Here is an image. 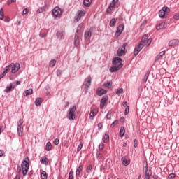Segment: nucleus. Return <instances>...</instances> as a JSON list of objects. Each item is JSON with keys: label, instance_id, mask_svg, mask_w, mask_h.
<instances>
[{"label": "nucleus", "instance_id": "nucleus-46", "mask_svg": "<svg viewBox=\"0 0 179 179\" xmlns=\"http://www.w3.org/2000/svg\"><path fill=\"white\" fill-rule=\"evenodd\" d=\"M111 114H112V111L109 110L106 115L107 120H111Z\"/></svg>", "mask_w": 179, "mask_h": 179}, {"label": "nucleus", "instance_id": "nucleus-34", "mask_svg": "<svg viewBox=\"0 0 179 179\" xmlns=\"http://www.w3.org/2000/svg\"><path fill=\"white\" fill-rule=\"evenodd\" d=\"M152 176V173L150 171L145 173V178L144 179H150V177Z\"/></svg>", "mask_w": 179, "mask_h": 179}, {"label": "nucleus", "instance_id": "nucleus-54", "mask_svg": "<svg viewBox=\"0 0 179 179\" xmlns=\"http://www.w3.org/2000/svg\"><path fill=\"white\" fill-rule=\"evenodd\" d=\"M176 173H171L169 175L168 178H175Z\"/></svg>", "mask_w": 179, "mask_h": 179}, {"label": "nucleus", "instance_id": "nucleus-2", "mask_svg": "<svg viewBox=\"0 0 179 179\" xmlns=\"http://www.w3.org/2000/svg\"><path fill=\"white\" fill-rule=\"evenodd\" d=\"M75 111H76V106H73V107L69 109L67 112V115L69 121H73L76 118Z\"/></svg>", "mask_w": 179, "mask_h": 179}, {"label": "nucleus", "instance_id": "nucleus-11", "mask_svg": "<svg viewBox=\"0 0 179 179\" xmlns=\"http://www.w3.org/2000/svg\"><path fill=\"white\" fill-rule=\"evenodd\" d=\"M15 83H11L9 86L6 87L5 92L6 93H9L10 92H13L15 90Z\"/></svg>", "mask_w": 179, "mask_h": 179}, {"label": "nucleus", "instance_id": "nucleus-38", "mask_svg": "<svg viewBox=\"0 0 179 179\" xmlns=\"http://www.w3.org/2000/svg\"><path fill=\"white\" fill-rule=\"evenodd\" d=\"M51 148H52V145H51V142H48L46 144V150L48 151L51 150Z\"/></svg>", "mask_w": 179, "mask_h": 179}, {"label": "nucleus", "instance_id": "nucleus-25", "mask_svg": "<svg viewBox=\"0 0 179 179\" xmlns=\"http://www.w3.org/2000/svg\"><path fill=\"white\" fill-rule=\"evenodd\" d=\"M148 38H149L148 35L143 36L141 41L140 43H141V44H143V45H145V44H146V42L148 41Z\"/></svg>", "mask_w": 179, "mask_h": 179}, {"label": "nucleus", "instance_id": "nucleus-16", "mask_svg": "<svg viewBox=\"0 0 179 179\" xmlns=\"http://www.w3.org/2000/svg\"><path fill=\"white\" fill-rule=\"evenodd\" d=\"M98 113H99V110L96 109V108L91 110V112L90 113V118H92L93 120V117H96Z\"/></svg>", "mask_w": 179, "mask_h": 179}, {"label": "nucleus", "instance_id": "nucleus-37", "mask_svg": "<svg viewBox=\"0 0 179 179\" xmlns=\"http://www.w3.org/2000/svg\"><path fill=\"white\" fill-rule=\"evenodd\" d=\"M9 71H11V66H10V64H9L8 66H7L5 69H4V74H7L8 72H9Z\"/></svg>", "mask_w": 179, "mask_h": 179}, {"label": "nucleus", "instance_id": "nucleus-43", "mask_svg": "<svg viewBox=\"0 0 179 179\" xmlns=\"http://www.w3.org/2000/svg\"><path fill=\"white\" fill-rule=\"evenodd\" d=\"M115 125H118V120H115L111 124L110 128H114Z\"/></svg>", "mask_w": 179, "mask_h": 179}, {"label": "nucleus", "instance_id": "nucleus-50", "mask_svg": "<svg viewBox=\"0 0 179 179\" xmlns=\"http://www.w3.org/2000/svg\"><path fill=\"white\" fill-rule=\"evenodd\" d=\"M41 162L42 164H48V162H47V158L41 159Z\"/></svg>", "mask_w": 179, "mask_h": 179}, {"label": "nucleus", "instance_id": "nucleus-52", "mask_svg": "<svg viewBox=\"0 0 179 179\" xmlns=\"http://www.w3.org/2000/svg\"><path fill=\"white\" fill-rule=\"evenodd\" d=\"M96 157H97V159H101V157H103V156L101 155V153H100V152H97L96 153Z\"/></svg>", "mask_w": 179, "mask_h": 179}, {"label": "nucleus", "instance_id": "nucleus-41", "mask_svg": "<svg viewBox=\"0 0 179 179\" xmlns=\"http://www.w3.org/2000/svg\"><path fill=\"white\" fill-rule=\"evenodd\" d=\"M122 93H124V89H122V88H119L116 91V94H122Z\"/></svg>", "mask_w": 179, "mask_h": 179}, {"label": "nucleus", "instance_id": "nucleus-21", "mask_svg": "<svg viewBox=\"0 0 179 179\" xmlns=\"http://www.w3.org/2000/svg\"><path fill=\"white\" fill-rule=\"evenodd\" d=\"M115 8V4L113 3H110L109 7L106 10L107 13H111V10Z\"/></svg>", "mask_w": 179, "mask_h": 179}, {"label": "nucleus", "instance_id": "nucleus-62", "mask_svg": "<svg viewBox=\"0 0 179 179\" xmlns=\"http://www.w3.org/2000/svg\"><path fill=\"white\" fill-rule=\"evenodd\" d=\"M61 73H62L61 70H57V76H59V75H61Z\"/></svg>", "mask_w": 179, "mask_h": 179}, {"label": "nucleus", "instance_id": "nucleus-31", "mask_svg": "<svg viewBox=\"0 0 179 179\" xmlns=\"http://www.w3.org/2000/svg\"><path fill=\"white\" fill-rule=\"evenodd\" d=\"M103 86L107 87L108 89H111V86H113V83L111 81L104 83Z\"/></svg>", "mask_w": 179, "mask_h": 179}, {"label": "nucleus", "instance_id": "nucleus-33", "mask_svg": "<svg viewBox=\"0 0 179 179\" xmlns=\"http://www.w3.org/2000/svg\"><path fill=\"white\" fill-rule=\"evenodd\" d=\"M116 23H117V19L113 18V19L110 20L109 24H110V27H114V26H115Z\"/></svg>", "mask_w": 179, "mask_h": 179}, {"label": "nucleus", "instance_id": "nucleus-59", "mask_svg": "<svg viewBox=\"0 0 179 179\" xmlns=\"http://www.w3.org/2000/svg\"><path fill=\"white\" fill-rule=\"evenodd\" d=\"M161 10H164V13H166V12H167V10H169V7H163L162 9Z\"/></svg>", "mask_w": 179, "mask_h": 179}, {"label": "nucleus", "instance_id": "nucleus-6", "mask_svg": "<svg viewBox=\"0 0 179 179\" xmlns=\"http://www.w3.org/2000/svg\"><path fill=\"white\" fill-rule=\"evenodd\" d=\"M127 47V43H124L122 46H120L117 52V57H122L125 55V48Z\"/></svg>", "mask_w": 179, "mask_h": 179}, {"label": "nucleus", "instance_id": "nucleus-4", "mask_svg": "<svg viewBox=\"0 0 179 179\" xmlns=\"http://www.w3.org/2000/svg\"><path fill=\"white\" fill-rule=\"evenodd\" d=\"M52 15L55 19H58V17H61V15H62V11L61 10V8L58 6L55 7L52 10Z\"/></svg>", "mask_w": 179, "mask_h": 179}, {"label": "nucleus", "instance_id": "nucleus-26", "mask_svg": "<svg viewBox=\"0 0 179 179\" xmlns=\"http://www.w3.org/2000/svg\"><path fill=\"white\" fill-rule=\"evenodd\" d=\"M150 74V72L149 71H147L145 76H144V78L143 79L144 83H146V82H148V79H149V75Z\"/></svg>", "mask_w": 179, "mask_h": 179}, {"label": "nucleus", "instance_id": "nucleus-13", "mask_svg": "<svg viewBox=\"0 0 179 179\" xmlns=\"http://www.w3.org/2000/svg\"><path fill=\"white\" fill-rule=\"evenodd\" d=\"M178 39H172L169 42V47H174V45H177L178 44Z\"/></svg>", "mask_w": 179, "mask_h": 179}, {"label": "nucleus", "instance_id": "nucleus-61", "mask_svg": "<svg viewBox=\"0 0 179 179\" xmlns=\"http://www.w3.org/2000/svg\"><path fill=\"white\" fill-rule=\"evenodd\" d=\"M122 106H123V107H128V102H127V101L123 102Z\"/></svg>", "mask_w": 179, "mask_h": 179}, {"label": "nucleus", "instance_id": "nucleus-27", "mask_svg": "<svg viewBox=\"0 0 179 179\" xmlns=\"http://www.w3.org/2000/svg\"><path fill=\"white\" fill-rule=\"evenodd\" d=\"M166 28V24L164 22H162L158 26H157V30H162V29Z\"/></svg>", "mask_w": 179, "mask_h": 179}, {"label": "nucleus", "instance_id": "nucleus-15", "mask_svg": "<svg viewBox=\"0 0 179 179\" xmlns=\"http://www.w3.org/2000/svg\"><path fill=\"white\" fill-rule=\"evenodd\" d=\"M80 43V38L79 37V36H78V34H76L74 37V45L76 47H78Z\"/></svg>", "mask_w": 179, "mask_h": 179}, {"label": "nucleus", "instance_id": "nucleus-64", "mask_svg": "<svg viewBox=\"0 0 179 179\" xmlns=\"http://www.w3.org/2000/svg\"><path fill=\"white\" fill-rule=\"evenodd\" d=\"M43 8H39L38 10H37V12H38V13H43Z\"/></svg>", "mask_w": 179, "mask_h": 179}, {"label": "nucleus", "instance_id": "nucleus-28", "mask_svg": "<svg viewBox=\"0 0 179 179\" xmlns=\"http://www.w3.org/2000/svg\"><path fill=\"white\" fill-rule=\"evenodd\" d=\"M83 170V166H79L76 171V176H80V172Z\"/></svg>", "mask_w": 179, "mask_h": 179}, {"label": "nucleus", "instance_id": "nucleus-44", "mask_svg": "<svg viewBox=\"0 0 179 179\" xmlns=\"http://www.w3.org/2000/svg\"><path fill=\"white\" fill-rule=\"evenodd\" d=\"M152 44V38H149L147 40V42L145 43L144 45H147V47H149Z\"/></svg>", "mask_w": 179, "mask_h": 179}, {"label": "nucleus", "instance_id": "nucleus-9", "mask_svg": "<svg viewBox=\"0 0 179 179\" xmlns=\"http://www.w3.org/2000/svg\"><path fill=\"white\" fill-rule=\"evenodd\" d=\"M122 59L120 57H115L113 59V65H117V66H121L122 67Z\"/></svg>", "mask_w": 179, "mask_h": 179}, {"label": "nucleus", "instance_id": "nucleus-1", "mask_svg": "<svg viewBox=\"0 0 179 179\" xmlns=\"http://www.w3.org/2000/svg\"><path fill=\"white\" fill-rule=\"evenodd\" d=\"M30 160L29 159V157H27L21 164V167L22 170V174L24 176L27 175V172L29 171V167H30V163L29 162Z\"/></svg>", "mask_w": 179, "mask_h": 179}, {"label": "nucleus", "instance_id": "nucleus-5", "mask_svg": "<svg viewBox=\"0 0 179 179\" xmlns=\"http://www.w3.org/2000/svg\"><path fill=\"white\" fill-rule=\"evenodd\" d=\"M17 131L18 136H22L23 135V120L20 119L17 122Z\"/></svg>", "mask_w": 179, "mask_h": 179}, {"label": "nucleus", "instance_id": "nucleus-58", "mask_svg": "<svg viewBox=\"0 0 179 179\" xmlns=\"http://www.w3.org/2000/svg\"><path fill=\"white\" fill-rule=\"evenodd\" d=\"M54 143L55 145H59V139L58 138L55 139Z\"/></svg>", "mask_w": 179, "mask_h": 179}, {"label": "nucleus", "instance_id": "nucleus-45", "mask_svg": "<svg viewBox=\"0 0 179 179\" xmlns=\"http://www.w3.org/2000/svg\"><path fill=\"white\" fill-rule=\"evenodd\" d=\"M73 171H71L69 173V179H74Z\"/></svg>", "mask_w": 179, "mask_h": 179}, {"label": "nucleus", "instance_id": "nucleus-12", "mask_svg": "<svg viewBox=\"0 0 179 179\" xmlns=\"http://www.w3.org/2000/svg\"><path fill=\"white\" fill-rule=\"evenodd\" d=\"M85 82L87 83H84L83 85H85L86 90H89V87H90V85H92V76H88L87 79L85 80Z\"/></svg>", "mask_w": 179, "mask_h": 179}, {"label": "nucleus", "instance_id": "nucleus-49", "mask_svg": "<svg viewBox=\"0 0 179 179\" xmlns=\"http://www.w3.org/2000/svg\"><path fill=\"white\" fill-rule=\"evenodd\" d=\"M129 114V106H127L124 110V115H128Z\"/></svg>", "mask_w": 179, "mask_h": 179}, {"label": "nucleus", "instance_id": "nucleus-23", "mask_svg": "<svg viewBox=\"0 0 179 179\" xmlns=\"http://www.w3.org/2000/svg\"><path fill=\"white\" fill-rule=\"evenodd\" d=\"M122 163L124 164V166H128L130 163L129 160H127V158L125 157H122Z\"/></svg>", "mask_w": 179, "mask_h": 179}, {"label": "nucleus", "instance_id": "nucleus-36", "mask_svg": "<svg viewBox=\"0 0 179 179\" xmlns=\"http://www.w3.org/2000/svg\"><path fill=\"white\" fill-rule=\"evenodd\" d=\"M55 64H57V60L52 59L49 63V66H51V68H54V66H55Z\"/></svg>", "mask_w": 179, "mask_h": 179}, {"label": "nucleus", "instance_id": "nucleus-35", "mask_svg": "<svg viewBox=\"0 0 179 179\" xmlns=\"http://www.w3.org/2000/svg\"><path fill=\"white\" fill-rule=\"evenodd\" d=\"M108 101V96H103L101 100V103L106 105L107 101Z\"/></svg>", "mask_w": 179, "mask_h": 179}, {"label": "nucleus", "instance_id": "nucleus-3", "mask_svg": "<svg viewBox=\"0 0 179 179\" xmlns=\"http://www.w3.org/2000/svg\"><path fill=\"white\" fill-rule=\"evenodd\" d=\"M85 15H86V11H85L84 10H78L77 12V15L74 17L75 23H78V22H79V20H80V19H82V17H83Z\"/></svg>", "mask_w": 179, "mask_h": 179}, {"label": "nucleus", "instance_id": "nucleus-47", "mask_svg": "<svg viewBox=\"0 0 179 179\" xmlns=\"http://www.w3.org/2000/svg\"><path fill=\"white\" fill-rule=\"evenodd\" d=\"M82 148H83V143H80V144L77 148V152H80L82 150Z\"/></svg>", "mask_w": 179, "mask_h": 179}, {"label": "nucleus", "instance_id": "nucleus-20", "mask_svg": "<svg viewBox=\"0 0 179 179\" xmlns=\"http://www.w3.org/2000/svg\"><path fill=\"white\" fill-rule=\"evenodd\" d=\"M24 96L26 97L27 96H30L31 94H33V89H29L24 92L23 93Z\"/></svg>", "mask_w": 179, "mask_h": 179}, {"label": "nucleus", "instance_id": "nucleus-19", "mask_svg": "<svg viewBox=\"0 0 179 179\" xmlns=\"http://www.w3.org/2000/svg\"><path fill=\"white\" fill-rule=\"evenodd\" d=\"M43 103V99L41 98H36L35 101V106L36 107H40L41 106V103Z\"/></svg>", "mask_w": 179, "mask_h": 179}, {"label": "nucleus", "instance_id": "nucleus-39", "mask_svg": "<svg viewBox=\"0 0 179 179\" xmlns=\"http://www.w3.org/2000/svg\"><path fill=\"white\" fill-rule=\"evenodd\" d=\"M41 179H47V172L43 171L41 173Z\"/></svg>", "mask_w": 179, "mask_h": 179}, {"label": "nucleus", "instance_id": "nucleus-8", "mask_svg": "<svg viewBox=\"0 0 179 179\" xmlns=\"http://www.w3.org/2000/svg\"><path fill=\"white\" fill-rule=\"evenodd\" d=\"M143 47H145V45H143V43H138V45H137L134 49V55H138V54H139V52H141V51H142V50L143 49Z\"/></svg>", "mask_w": 179, "mask_h": 179}, {"label": "nucleus", "instance_id": "nucleus-29", "mask_svg": "<svg viewBox=\"0 0 179 179\" xmlns=\"http://www.w3.org/2000/svg\"><path fill=\"white\" fill-rule=\"evenodd\" d=\"M119 134H120V136L122 138V136H124V135L125 134V127H121Z\"/></svg>", "mask_w": 179, "mask_h": 179}, {"label": "nucleus", "instance_id": "nucleus-24", "mask_svg": "<svg viewBox=\"0 0 179 179\" xmlns=\"http://www.w3.org/2000/svg\"><path fill=\"white\" fill-rule=\"evenodd\" d=\"M84 36H85V38H87V40H90V38L92 37V31H85Z\"/></svg>", "mask_w": 179, "mask_h": 179}, {"label": "nucleus", "instance_id": "nucleus-48", "mask_svg": "<svg viewBox=\"0 0 179 179\" xmlns=\"http://www.w3.org/2000/svg\"><path fill=\"white\" fill-rule=\"evenodd\" d=\"M3 19V9L1 8L0 10V20Z\"/></svg>", "mask_w": 179, "mask_h": 179}, {"label": "nucleus", "instance_id": "nucleus-55", "mask_svg": "<svg viewBox=\"0 0 179 179\" xmlns=\"http://www.w3.org/2000/svg\"><path fill=\"white\" fill-rule=\"evenodd\" d=\"M27 13H29V9L27 8L24 9L22 11V15H27Z\"/></svg>", "mask_w": 179, "mask_h": 179}, {"label": "nucleus", "instance_id": "nucleus-10", "mask_svg": "<svg viewBox=\"0 0 179 179\" xmlns=\"http://www.w3.org/2000/svg\"><path fill=\"white\" fill-rule=\"evenodd\" d=\"M124 24L119 25L115 34V37H120L122 31H124Z\"/></svg>", "mask_w": 179, "mask_h": 179}, {"label": "nucleus", "instance_id": "nucleus-53", "mask_svg": "<svg viewBox=\"0 0 179 179\" xmlns=\"http://www.w3.org/2000/svg\"><path fill=\"white\" fill-rule=\"evenodd\" d=\"M99 150H103L104 149V143H101L99 146Z\"/></svg>", "mask_w": 179, "mask_h": 179}, {"label": "nucleus", "instance_id": "nucleus-60", "mask_svg": "<svg viewBox=\"0 0 179 179\" xmlns=\"http://www.w3.org/2000/svg\"><path fill=\"white\" fill-rule=\"evenodd\" d=\"M164 54H166V52L162 51V52H159V54L158 55V56H159V57H163V55H164Z\"/></svg>", "mask_w": 179, "mask_h": 179}, {"label": "nucleus", "instance_id": "nucleus-40", "mask_svg": "<svg viewBox=\"0 0 179 179\" xmlns=\"http://www.w3.org/2000/svg\"><path fill=\"white\" fill-rule=\"evenodd\" d=\"M143 171H144V173H147L148 171H149L148 170V162H145L143 164Z\"/></svg>", "mask_w": 179, "mask_h": 179}, {"label": "nucleus", "instance_id": "nucleus-22", "mask_svg": "<svg viewBox=\"0 0 179 179\" xmlns=\"http://www.w3.org/2000/svg\"><path fill=\"white\" fill-rule=\"evenodd\" d=\"M56 36H57V38L62 39L64 37V36H65V32L64 31H57L56 34Z\"/></svg>", "mask_w": 179, "mask_h": 179}, {"label": "nucleus", "instance_id": "nucleus-18", "mask_svg": "<svg viewBox=\"0 0 179 179\" xmlns=\"http://www.w3.org/2000/svg\"><path fill=\"white\" fill-rule=\"evenodd\" d=\"M107 93V90L101 88H99L96 91V94L98 96H103V94H106Z\"/></svg>", "mask_w": 179, "mask_h": 179}, {"label": "nucleus", "instance_id": "nucleus-14", "mask_svg": "<svg viewBox=\"0 0 179 179\" xmlns=\"http://www.w3.org/2000/svg\"><path fill=\"white\" fill-rule=\"evenodd\" d=\"M122 68V67H121V65H114L113 66L110 68L109 71L110 72H117V71H119V69H121Z\"/></svg>", "mask_w": 179, "mask_h": 179}, {"label": "nucleus", "instance_id": "nucleus-17", "mask_svg": "<svg viewBox=\"0 0 179 179\" xmlns=\"http://www.w3.org/2000/svg\"><path fill=\"white\" fill-rule=\"evenodd\" d=\"M102 141L104 143H107L108 141H110V136L108 135V132H106L103 136Z\"/></svg>", "mask_w": 179, "mask_h": 179}, {"label": "nucleus", "instance_id": "nucleus-32", "mask_svg": "<svg viewBox=\"0 0 179 179\" xmlns=\"http://www.w3.org/2000/svg\"><path fill=\"white\" fill-rule=\"evenodd\" d=\"M159 17H161V19H164V17L166 16V13H164V10H159Z\"/></svg>", "mask_w": 179, "mask_h": 179}, {"label": "nucleus", "instance_id": "nucleus-51", "mask_svg": "<svg viewBox=\"0 0 179 179\" xmlns=\"http://www.w3.org/2000/svg\"><path fill=\"white\" fill-rule=\"evenodd\" d=\"M39 36L41 37V38H45V37H47V33H41L39 34Z\"/></svg>", "mask_w": 179, "mask_h": 179}, {"label": "nucleus", "instance_id": "nucleus-63", "mask_svg": "<svg viewBox=\"0 0 179 179\" xmlns=\"http://www.w3.org/2000/svg\"><path fill=\"white\" fill-rule=\"evenodd\" d=\"M15 86H17L19 85H20L21 82L20 81H16V82H14Z\"/></svg>", "mask_w": 179, "mask_h": 179}, {"label": "nucleus", "instance_id": "nucleus-42", "mask_svg": "<svg viewBox=\"0 0 179 179\" xmlns=\"http://www.w3.org/2000/svg\"><path fill=\"white\" fill-rule=\"evenodd\" d=\"M82 27H83V24L81 23L78 26L76 33H79L82 30Z\"/></svg>", "mask_w": 179, "mask_h": 179}, {"label": "nucleus", "instance_id": "nucleus-57", "mask_svg": "<svg viewBox=\"0 0 179 179\" xmlns=\"http://www.w3.org/2000/svg\"><path fill=\"white\" fill-rule=\"evenodd\" d=\"M173 19H175L176 20H179V13H177L176 15H175L173 16Z\"/></svg>", "mask_w": 179, "mask_h": 179}, {"label": "nucleus", "instance_id": "nucleus-30", "mask_svg": "<svg viewBox=\"0 0 179 179\" xmlns=\"http://www.w3.org/2000/svg\"><path fill=\"white\" fill-rule=\"evenodd\" d=\"M92 0H84L83 3L85 6H87V8H89L90 5L92 4Z\"/></svg>", "mask_w": 179, "mask_h": 179}, {"label": "nucleus", "instance_id": "nucleus-7", "mask_svg": "<svg viewBox=\"0 0 179 179\" xmlns=\"http://www.w3.org/2000/svg\"><path fill=\"white\" fill-rule=\"evenodd\" d=\"M10 66H11V73H16L20 69V64L19 63H11Z\"/></svg>", "mask_w": 179, "mask_h": 179}, {"label": "nucleus", "instance_id": "nucleus-56", "mask_svg": "<svg viewBox=\"0 0 179 179\" xmlns=\"http://www.w3.org/2000/svg\"><path fill=\"white\" fill-rule=\"evenodd\" d=\"M134 148H138V140L136 139L134 140Z\"/></svg>", "mask_w": 179, "mask_h": 179}]
</instances>
